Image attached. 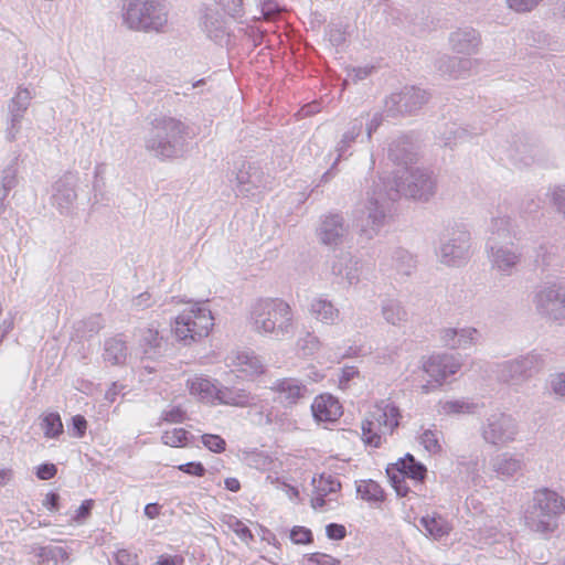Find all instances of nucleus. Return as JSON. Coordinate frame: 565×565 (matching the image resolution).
I'll return each mask as SVG.
<instances>
[{"label":"nucleus","mask_w":565,"mask_h":565,"mask_svg":"<svg viewBox=\"0 0 565 565\" xmlns=\"http://www.w3.org/2000/svg\"><path fill=\"white\" fill-rule=\"evenodd\" d=\"M274 390L278 393L279 399L287 404L297 403L303 394V386L291 379L278 381Z\"/></svg>","instance_id":"nucleus-11"},{"label":"nucleus","mask_w":565,"mask_h":565,"mask_svg":"<svg viewBox=\"0 0 565 565\" xmlns=\"http://www.w3.org/2000/svg\"><path fill=\"white\" fill-rule=\"evenodd\" d=\"M57 473V468L54 463H42L36 468V477L40 480H50Z\"/></svg>","instance_id":"nucleus-29"},{"label":"nucleus","mask_w":565,"mask_h":565,"mask_svg":"<svg viewBox=\"0 0 565 565\" xmlns=\"http://www.w3.org/2000/svg\"><path fill=\"white\" fill-rule=\"evenodd\" d=\"M426 472L425 466L416 461L411 455L405 456L387 468V475L399 495H406L408 492V487L405 484L406 478L415 482H423Z\"/></svg>","instance_id":"nucleus-5"},{"label":"nucleus","mask_w":565,"mask_h":565,"mask_svg":"<svg viewBox=\"0 0 565 565\" xmlns=\"http://www.w3.org/2000/svg\"><path fill=\"white\" fill-rule=\"evenodd\" d=\"M258 316H267L260 321L262 330L265 333L275 331L276 328L287 327L291 320V310L288 303L282 300H264L257 305Z\"/></svg>","instance_id":"nucleus-7"},{"label":"nucleus","mask_w":565,"mask_h":565,"mask_svg":"<svg viewBox=\"0 0 565 565\" xmlns=\"http://www.w3.org/2000/svg\"><path fill=\"white\" fill-rule=\"evenodd\" d=\"M233 1H234V2H236V3H237V6H242V1H243V0H233Z\"/></svg>","instance_id":"nucleus-44"},{"label":"nucleus","mask_w":565,"mask_h":565,"mask_svg":"<svg viewBox=\"0 0 565 565\" xmlns=\"http://www.w3.org/2000/svg\"><path fill=\"white\" fill-rule=\"evenodd\" d=\"M188 431L184 428H172L164 430L161 441L170 447L182 448L188 444Z\"/></svg>","instance_id":"nucleus-18"},{"label":"nucleus","mask_w":565,"mask_h":565,"mask_svg":"<svg viewBox=\"0 0 565 565\" xmlns=\"http://www.w3.org/2000/svg\"><path fill=\"white\" fill-rule=\"evenodd\" d=\"M162 419L171 424L182 423L185 419V412L181 407H174L166 412Z\"/></svg>","instance_id":"nucleus-30"},{"label":"nucleus","mask_w":565,"mask_h":565,"mask_svg":"<svg viewBox=\"0 0 565 565\" xmlns=\"http://www.w3.org/2000/svg\"><path fill=\"white\" fill-rule=\"evenodd\" d=\"M420 523L427 533L436 540L448 535L451 530V526L447 521L435 514L422 518Z\"/></svg>","instance_id":"nucleus-12"},{"label":"nucleus","mask_w":565,"mask_h":565,"mask_svg":"<svg viewBox=\"0 0 565 565\" xmlns=\"http://www.w3.org/2000/svg\"><path fill=\"white\" fill-rule=\"evenodd\" d=\"M227 525L243 543L249 544L254 541L252 531L243 521L236 519L235 516H230Z\"/></svg>","instance_id":"nucleus-19"},{"label":"nucleus","mask_w":565,"mask_h":565,"mask_svg":"<svg viewBox=\"0 0 565 565\" xmlns=\"http://www.w3.org/2000/svg\"><path fill=\"white\" fill-rule=\"evenodd\" d=\"M161 507L158 503H149L145 507V514L148 519H156L160 515Z\"/></svg>","instance_id":"nucleus-38"},{"label":"nucleus","mask_w":565,"mask_h":565,"mask_svg":"<svg viewBox=\"0 0 565 565\" xmlns=\"http://www.w3.org/2000/svg\"><path fill=\"white\" fill-rule=\"evenodd\" d=\"M312 486L311 507L316 510L321 509L326 504L324 498L328 494L335 493L341 488L338 478L326 472L321 473L318 478H313Z\"/></svg>","instance_id":"nucleus-10"},{"label":"nucleus","mask_w":565,"mask_h":565,"mask_svg":"<svg viewBox=\"0 0 565 565\" xmlns=\"http://www.w3.org/2000/svg\"><path fill=\"white\" fill-rule=\"evenodd\" d=\"M460 364L452 356L433 355L424 363V371L431 379L433 383L440 385L449 375L455 374Z\"/></svg>","instance_id":"nucleus-8"},{"label":"nucleus","mask_w":565,"mask_h":565,"mask_svg":"<svg viewBox=\"0 0 565 565\" xmlns=\"http://www.w3.org/2000/svg\"><path fill=\"white\" fill-rule=\"evenodd\" d=\"M106 360L113 364L121 363L126 358V345L121 339L116 337L106 341L105 345Z\"/></svg>","instance_id":"nucleus-15"},{"label":"nucleus","mask_w":565,"mask_h":565,"mask_svg":"<svg viewBox=\"0 0 565 565\" xmlns=\"http://www.w3.org/2000/svg\"><path fill=\"white\" fill-rule=\"evenodd\" d=\"M130 29L160 30L167 23V13L160 0H132L125 14Z\"/></svg>","instance_id":"nucleus-4"},{"label":"nucleus","mask_w":565,"mask_h":565,"mask_svg":"<svg viewBox=\"0 0 565 565\" xmlns=\"http://www.w3.org/2000/svg\"><path fill=\"white\" fill-rule=\"evenodd\" d=\"M290 540L298 545H308L313 542V534L310 529L296 525L290 530Z\"/></svg>","instance_id":"nucleus-21"},{"label":"nucleus","mask_w":565,"mask_h":565,"mask_svg":"<svg viewBox=\"0 0 565 565\" xmlns=\"http://www.w3.org/2000/svg\"><path fill=\"white\" fill-rule=\"evenodd\" d=\"M167 125L171 127L172 129H177L178 131L181 130L182 124L175 119H169L167 120Z\"/></svg>","instance_id":"nucleus-41"},{"label":"nucleus","mask_w":565,"mask_h":565,"mask_svg":"<svg viewBox=\"0 0 565 565\" xmlns=\"http://www.w3.org/2000/svg\"><path fill=\"white\" fill-rule=\"evenodd\" d=\"M310 565H340V561L323 553H312L308 557Z\"/></svg>","instance_id":"nucleus-26"},{"label":"nucleus","mask_w":565,"mask_h":565,"mask_svg":"<svg viewBox=\"0 0 565 565\" xmlns=\"http://www.w3.org/2000/svg\"><path fill=\"white\" fill-rule=\"evenodd\" d=\"M214 326L211 310L195 305L175 318L173 332L178 340L192 343L207 337Z\"/></svg>","instance_id":"nucleus-3"},{"label":"nucleus","mask_w":565,"mask_h":565,"mask_svg":"<svg viewBox=\"0 0 565 565\" xmlns=\"http://www.w3.org/2000/svg\"><path fill=\"white\" fill-rule=\"evenodd\" d=\"M225 488L232 492H238L241 490V482L237 478L230 477L224 480Z\"/></svg>","instance_id":"nucleus-39"},{"label":"nucleus","mask_w":565,"mask_h":565,"mask_svg":"<svg viewBox=\"0 0 565 565\" xmlns=\"http://www.w3.org/2000/svg\"><path fill=\"white\" fill-rule=\"evenodd\" d=\"M358 493L369 502H381L384 500V491L381 486L373 480H362L358 484Z\"/></svg>","instance_id":"nucleus-14"},{"label":"nucleus","mask_w":565,"mask_h":565,"mask_svg":"<svg viewBox=\"0 0 565 565\" xmlns=\"http://www.w3.org/2000/svg\"><path fill=\"white\" fill-rule=\"evenodd\" d=\"M94 508V500L87 499L82 502V504L78 507V509L75 511L74 516L72 518V521L74 523L81 524L85 522Z\"/></svg>","instance_id":"nucleus-23"},{"label":"nucleus","mask_w":565,"mask_h":565,"mask_svg":"<svg viewBox=\"0 0 565 565\" xmlns=\"http://www.w3.org/2000/svg\"><path fill=\"white\" fill-rule=\"evenodd\" d=\"M385 318L388 322L395 324L405 316V312L401 310L398 306H390L384 309Z\"/></svg>","instance_id":"nucleus-33"},{"label":"nucleus","mask_w":565,"mask_h":565,"mask_svg":"<svg viewBox=\"0 0 565 565\" xmlns=\"http://www.w3.org/2000/svg\"><path fill=\"white\" fill-rule=\"evenodd\" d=\"M311 308L316 313L317 319L324 323H333L339 316V311L332 306V303L324 300H316L311 305Z\"/></svg>","instance_id":"nucleus-17"},{"label":"nucleus","mask_w":565,"mask_h":565,"mask_svg":"<svg viewBox=\"0 0 565 565\" xmlns=\"http://www.w3.org/2000/svg\"><path fill=\"white\" fill-rule=\"evenodd\" d=\"M201 441L212 452L222 454L226 450V441L220 435L203 434Z\"/></svg>","instance_id":"nucleus-20"},{"label":"nucleus","mask_w":565,"mask_h":565,"mask_svg":"<svg viewBox=\"0 0 565 565\" xmlns=\"http://www.w3.org/2000/svg\"><path fill=\"white\" fill-rule=\"evenodd\" d=\"M312 415L318 422H337L343 414L342 405L331 394H320L311 405Z\"/></svg>","instance_id":"nucleus-9"},{"label":"nucleus","mask_w":565,"mask_h":565,"mask_svg":"<svg viewBox=\"0 0 565 565\" xmlns=\"http://www.w3.org/2000/svg\"><path fill=\"white\" fill-rule=\"evenodd\" d=\"M183 562L184 559L182 556L162 554L158 557L156 565H183Z\"/></svg>","instance_id":"nucleus-36"},{"label":"nucleus","mask_w":565,"mask_h":565,"mask_svg":"<svg viewBox=\"0 0 565 565\" xmlns=\"http://www.w3.org/2000/svg\"><path fill=\"white\" fill-rule=\"evenodd\" d=\"M342 223L337 215L328 216L323 222L322 241L326 244L335 243L341 236Z\"/></svg>","instance_id":"nucleus-16"},{"label":"nucleus","mask_w":565,"mask_h":565,"mask_svg":"<svg viewBox=\"0 0 565 565\" xmlns=\"http://www.w3.org/2000/svg\"><path fill=\"white\" fill-rule=\"evenodd\" d=\"M188 387L190 394L198 396L202 402L216 404L244 405L246 403L245 395L232 396L226 391L217 390L216 386L207 379L194 376L189 380Z\"/></svg>","instance_id":"nucleus-6"},{"label":"nucleus","mask_w":565,"mask_h":565,"mask_svg":"<svg viewBox=\"0 0 565 565\" xmlns=\"http://www.w3.org/2000/svg\"><path fill=\"white\" fill-rule=\"evenodd\" d=\"M242 372H244L246 375L253 376L263 373L262 365L257 364V361L250 360L247 363V367H243Z\"/></svg>","instance_id":"nucleus-37"},{"label":"nucleus","mask_w":565,"mask_h":565,"mask_svg":"<svg viewBox=\"0 0 565 565\" xmlns=\"http://www.w3.org/2000/svg\"><path fill=\"white\" fill-rule=\"evenodd\" d=\"M503 423L495 422L489 424V427L484 430V438L491 443V444H499L507 440V438L503 437Z\"/></svg>","instance_id":"nucleus-22"},{"label":"nucleus","mask_w":565,"mask_h":565,"mask_svg":"<svg viewBox=\"0 0 565 565\" xmlns=\"http://www.w3.org/2000/svg\"><path fill=\"white\" fill-rule=\"evenodd\" d=\"M72 427L78 438L83 437L87 429V420L82 415H75L72 418Z\"/></svg>","instance_id":"nucleus-35"},{"label":"nucleus","mask_w":565,"mask_h":565,"mask_svg":"<svg viewBox=\"0 0 565 565\" xmlns=\"http://www.w3.org/2000/svg\"><path fill=\"white\" fill-rule=\"evenodd\" d=\"M41 428L46 438H56L63 434V423L58 413H46L41 417Z\"/></svg>","instance_id":"nucleus-13"},{"label":"nucleus","mask_w":565,"mask_h":565,"mask_svg":"<svg viewBox=\"0 0 565 565\" xmlns=\"http://www.w3.org/2000/svg\"><path fill=\"white\" fill-rule=\"evenodd\" d=\"M541 0H508L511 9L524 12L534 8Z\"/></svg>","instance_id":"nucleus-32"},{"label":"nucleus","mask_w":565,"mask_h":565,"mask_svg":"<svg viewBox=\"0 0 565 565\" xmlns=\"http://www.w3.org/2000/svg\"><path fill=\"white\" fill-rule=\"evenodd\" d=\"M447 334H450L451 337H455L456 335V331L455 330H449V331H447Z\"/></svg>","instance_id":"nucleus-43"},{"label":"nucleus","mask_w":565,"mask_h":565,"mask_svg":"<svg viewBox=\"0 0 565 565\" xmlns=\"http://www.w3.org/2000/svg\"><path fill=\"white\" fill-rule=\"evenodd\" d=\"M497 471L503 476H511L520 469V462L515 459H504L497 465Z\"/></svg>","instance_id":"nucleus-27"},{"label":"nucleus","mask_w":565,"mask_h":565,"mask_svg":"<svg viewBox=\"0 0 565 565\" xmlns=\"http://www.w3.org/2000/svg\"><path fill=\"white\" fill-rule=\"evenodd\" d=\"M516 260V256L515 255H509L508 259H507V265H512L514 264Z\"/></svg>","instance_id":"nucleus-42"},{"label":"nucleus","mask_w":565,"mask_h":565,"mask_svg":"<svg viewBox=\"0 0 565 565\" xmlns=\"http://www.w3.org/2000/svg\"><path fill=\"white\" fill-rule=\"evenodd\" d=\"M117 565H138L137 555L127 551L119 550L116 553Z\"/></svg>","instance_id":"nucleus-31"},{"label":"nucleus","mask_w":565,"mask_h":565,"mask_svg":"<svg viewBox=\"0 0 565 565\" xmlns=\"http://www.w3.org/2000/svg\"><path fill=\"white\" fill-rule=\"evenodd\" d=\"M178 469L189 476L203 477L206 472L204 466L200 461H191L178 466Z\"/></svg>","instance_id":"nucleus-25"},{"label":"nucleus","mask_w":565,"mask_h":565,"mask_svg":"<svg viewBox=\"0 0 565 565\" xmlns=\"http://www.w3.org/2000/svg\"><path fill=\"white\" fill-rule=\"evenodd\" d=\"M565 512V500L556 492L540 489L534 494L529 523L540 533L553 532L557 527L558 516Z\"/></svg>","instance_id":"nucleus-2"},{"label":"nucleus","mask_w":565,"mask_h":565,"mask_svg":"<svg viewBox=\"0 0 565 565\" xmlns=\"http://www.w3.org/2000/svg\"><path fill=\"white\" fill-rule=\"evenodd\" d=\"M554 391L561 396H565V374L561 375L553 384Z\"/></svg>","instance_id":"nucleus-40"},{"label":"nucleus","mask_w":565,"mask_h":565,"mask_svg":"<svg viewBox=\"0 0 565 565\" xmlns=\"http://www.w3.org/2000/svg\"><path fill=\"white\" fill-rule=\"evenodd\" d=\"M402 418L398 407L388 402L376 404L362 423V438L365 444L380 447L392 436Z\"/></svg>","instance_id":"nucleus-1"},{"label":"nucleus","mask_w":565,"mask_h":565,"mask_svg":"<svg viewBox=\"0 0 565 565\" xmlns=\"http://www.w3.org/2000/svg\"><path fill=\"white\" fill-rule=\"evenodd\" d=\"M327 536L330 540H343L347 536V529L342 524L330 523L326 526Z\"/></svg>","instance_id":"nucleus-28"},{"label":"nucleus","mask_w":565,"mask_h":565,"mask_svg":"<svg viewBox=\"0 0 565 565\" xmlns=\"http://www.w3.org/2000/svg\"><path fill=\"white\" fill-rule=\"evenodd\" d=\"M42 504L50 512H56L60 509V494L56 492L46 493Z\"/></svg>","instance_id":"nucleus-34"},{"label":"nucleus","mask_w":565,"mask_h":565,"mask_svg":"<svg viewBox=\"0 0 565 565\" xmlns=\"http://www.w3.org/2000/svg\"><path fill=\"white\" fill-rule=\"evenodd\" d=\"M420 444L427 449L429 452H438L440 450V445L438 441V437L436 433L431 430H426L420 436Z\"/></svg>","instance_id":"nucleus-24"}]
</instances>
